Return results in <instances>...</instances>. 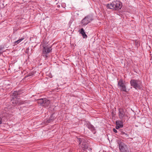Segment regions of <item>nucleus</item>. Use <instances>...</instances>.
<instances>
[{
  "label": "nucleus",
  "mask_w": 152,
  "mask_h": 152,
  "mask_svg": "<svg viewBox=\"0 0 152 152\" xmlns=\"http://www.w3.org/2000/svg\"><path fill=\"white\" fill-rule=\"evenodd\" d=\"M131 86L136 90L142 89V85L141 80L139 79H131L130 81Z\"/></svg>",
  "instance_id": "1"
},
{
  "label": "nucleus",
  "mask_w": 152,
  "mask_h": 152,
  "mask_svg": "<svg viewBox=\"0 0 152 152\" xmlns=\"http://www.w3.org/2000/svg\"><path fill=\"white\" fill-rule=\"evenodd\" d=\"M107 7L110 9L118 10L122 7V3L118 1H114L110 4L107 5Z\"/></svg>",
  "instance_id": "2"
},
{
  "label": "nucleus",
  "mask_w": 152,
  "mask_h": 152,
  "mask_svg": "<svg viewBox=\"0 0 152 152\" xmlns=\"http://www.w3.org/2000/svg\"><path fill=\"white\" fill-rule=\"evenodd\" d=\"M93 20V18L92 16L88 15L83 19L81 20V22L83 24V26H85L90 23Z\"/></svg>",
  "instance_id": "3"
},
{
  "label": "nucleus",
  "mask_w": 152,
  "mask_h": 152,
  "mask_svg": "<svg viewBox=\"0 0 152 152\" xmlns=\"http://www.w3.org/2000/svg\"><path fill=\"white\" fill-rule=\"evenodd\" d=\"M77 139L79 144L81 146V148L83 150H85L87 148L88 146L87 143L84 139L83 138L78 137Z\"/></svg>",
  "instance_id": "4"
},
{
  "label": "nucleus",
  "mask_w": 152,
  "mask_h": 152,
  "mask_svg": "<svg viewBox=\"0 0 152 152\" xmlns=\"http://www.w3.org/2000/svg\"><path fill=\"white\" fill-rule=\"evenodd\" d=\"M118 88H119L121 91L127 92L126 86L124 83V82L122 79H120L119 81H118Z\"/></svg>",
  "instance_id": "5"
},
{
  "label": "nucleus",
  "mask_w": 152,
  "mask_h": 152,
  "mask_svg": "<svg viewBox=\"0 0 152 152\" xmlns=\"http://www.w3.org/2000/svg\"><path fill=\"white\" fill-rule=\"evenodd\" d=\"M37 102L40 105L45 107H48L50 103V101L45 98L39 99Z\"/></svg>",
  "instance_id": "6"
},
{
  "label": "nucleus",
  "mask_w": 152,
  "mask_h": 152,
  "mask_svg": "<svg viewBox=\"0 0 152 152\" xmlns=\"http://www.w3.org/2000/svg\"><path fill=\"white\" fill-rule=\"evenodd\" d=\"M123 143L121 142L119 145V148L120 152H129L126 146H123Z\"/></svg>",
  "instance_id": "7"
},
{
  "label": "nucleus",
  "mask_w": 152,
  "mask_h": 152,
  "mask_svg": "<svg viewBox=\"0 0 152 152\" xmlns=\"http://www.w3.org/2000/svg\"><path fill=\"white\" fill-rule=\"evenodd\" d=\"M87 127L90 129L94 134H95L96 133V131L95 128L90 123H88L87 124Z\"/></svg>",
  "instance_id": "8"
},
{
  "label": "nucleus",
  "mask_w": 152,
  "mask_h": 152,
  "mask_svg": "<svg viewBox=\"0 0 152 152\" xmlns=\"http://www.w3.org/2000/svg\"><path fill=\"white\" fill-rule=\"evenodd\" d=\"M119 117L120 119H122L124 117L125 113L123 109L119 108L118 109Z\"/></svg>",
  "instance_id": "9"
},
{
  "label": "nucleus",
  "mask_w": 152,
  "mask_h": 152,
  "mask_svg": "<svg viewBox=\"0 0 152 152\" xmlns=\"http://www.w3.org/2000/svg\"><path fill=\"white\" fill-rule=\"evenodd\" d=\"M116 126L115 128L116 129H118L119 128H122L123 126V122L120 121H116L115 122Z\"/></svg>",
  "instance_id": "10"
},
{
  "label": "nucleus",
  "mask_w": 152,
  "mask_h": 152,
  "mask_svg": "<svg viewBox=\"0 0 152 152\" xmlns=\"http://www.w3.org/2000/svg\"><path fill=\"white\" fill-rule=\"evenodd\" d=\"M55 118V117L53 116V114H52L48 120H45L44 122L45 124L47 125L49 123L53 122Z\"/></svg>",
  "instance_id": "11"
},
{
  "label": "nucleus",
  "mask_w": 152,
  "mask_h": 152,
  "mask_svg": "<svg viewBox=\"0 0 152 152\" xmlns=\"http://www.w3.org/2000/svg\"><path fill=\"white\" fill-rule=\"evenodd\" d=\"M78 32L82 34L83 37L84 38H86L87 37V35L86 34L83 28H82L79 30Z\"/></svg>",
  "instance_id": "12"
},
{
  "label": "nucleus",
  "mask_w": 152,
  "mask_h": 152,
  "mask_svg": "<svg viewBox=\"0 0 152 152\" xmlns=\"http://www.w3.org/2000/svg\"><path fill=\"white\" fill-rule=\"evenodd\" d=\"M12 98L13 99L11 100V101L12 103L14 105H18V100H17V99L15 97L14 99V97L13 96H12Z\"/></svg>",
  "instance_id": "13"
},
{
  "label": "nucleus",
  "mask_w": 152,
  "mask_h": 152,
  "mask_svg": "<svg viewBox=\"0 0 152 152\" xmlns=\"http://www.w3.org/2000/svg\"><path fill=\"white\" fill-rule=\"evenodd\" d=\"M48 53H47L45 49V48H43L42 49V56L45 58H47L48 57V56H47Z\"/></svg>",
  "instance_id": "14"
},
{
  "label": "nucleus",
  "mask_w": 152,
  "mask_h": 152,
  "mask_svg": "<svg viewBox=\"0 0 152 152\" xmlns=\"http://www.w3.org/2000/svg\"><path fill=\"white\" fill-rule=\"evenodd\" d=\"M43 48H45L47 53H49L51 51L52 48L50 47H49L47 46L46 47H44Z\"/></svg>",
  "instance_id": "15"
},
{
  "label": "nucleus",
  "mask_w": 152,
  "mask_h": 152,
  "mask_svg": "<svg viewBox=\"0 0 152 152\" xmlns=\"http://www.w3.org/2000/svg\"><path fill=\"white\" fill-rule=\"evenodd\" d=\"M20 93H19V92H17V91H15L13 92V96L14 97H15L17 96L18 95L20 94Z\"/></svg>",
  "instance_id": "16"
},
{
  "label": "nucleus",
  "mask_w": 152,
  "mask_h": 152,
  "mask_svg": "<svg viewBox=\"0 0 152 152\" xmlns=\"http://www.w3.org/2000/svg\"><path fill=\"white\" fill-rule=\"evenodd\" d=\"M24 39V38H22L20 39H19L18 40L15 41V42H14V43L15 45H17V44L19 43L20 42H21Z\"/></svg>",
  "instance_id": "17"
},
{
  "label": "nucleus",
  "mask_w": 152,
  "mask_h": 152,
  "mask_svg": "<svg viewBox=\"0 0 152 152\" xmlns=\"http://www.w3.org/2000/svg\"><path fill=\"white\" fill-rule=\"evenodd\" d=\"M24 103L25 101L18 100V105L22 104H24Z\"/></svg>",
  "instance_id": "18"
},
{
  "label": "nucleus",
  "mask_w": 152,
  "mask_h": 152,
  "mask_svg": "<svg viewBox=\"0 0 152 152\" xmlns=\"http://www.w3.org/2000/svg\"><path fill=\"white\" fill-rule=\"evenodd\" d=\"M123 136V137H125V138H126V137H129V135L125 133L124 134V135Z\"/></svg>",
  "instance_id": "19"
},
{
  "label": "nucleus",
  "mask_w": 152,
  "mask_h": 152,
  "mask_svg": "<svg viewBox=\"0 0 152 152\" xmlns=\"http://www.w3.org/2000/svg\"><path fill=\"white\" fill-rule=\"evenodd\" d=\"M2 48L0 46V55L2 53Z\"/></svg>",
  "instance_id": "20"
},
{
  "label": "nucleus",
  "mask_w": 152,
  "mask_h": 152,
  "mask_svg": "<svg viewBox=\"0 0 152 152\" xmlns=\"http://www.w3.org/2000/svg\"><path fill=\"white\" fill-rule=\"evenodd\" d=\"M33 74L31 73H29V74H28L26 76V77H28L30 76H31Z\"/></svg>",
  "instance_id": "21"
},
{
  "label": "nucleus",
  "mask_w": 152,
  "mask_h": 152,
  "mask_svg": "<svg viewBox=\"0 0 152 152\" xmlns=\"http://www.w3.org/2000/svg\"><path fill=\"white\" fill-rule=\"evenodd\" d=\"M113 132H114L115 133H117V130L115 128H113Z\"/></svg>",
  "instance_id": "22"
},
{
  "label": "nucleus",
  "mask_w": 152,
  "mask_h": 152,
  "mask_svg": "<svg viewBox=\"0 0 152 152\" xmlns=\"http://www.w3.org/2000/svg\"><path fill=\"white\" fill-rule=\"evenodd\" d=\"M29 48H28L26 50V53H28V51H29Z\"/></svg>",
  "instance_id": "23"
},
{
  "label": "nucleus",
  "mask_w": 152,
  "mask_h": 152,
  "mask_svg": "<svg viewBox=\"0 0 152 152\" xmlns=\"http://www.w3.org/2000/svg\"><path fill=\"white\" fill-rule=\"evenodd\" d=\"M125 133L124 132H121V134L124 135V134Z\"/></svg>",
  "instance_id": "24"
},
{
  "label": "nucleus",
  "mask_w": 152,
  "mask_h": 152,
  "mask_svg": "<svg viewBox=\"0 0 152 152\" xmlns=\"http://www.w3.org/2000/svg\"><path fill=\"white\" fill-rule=\"evenodd\" d=\"M2 123V118H0V124H1Z\"/></svg>",
  "instance_id": "25"
},
{
  "label": "nucleus",
  "mask_w": 152,
  "mask_h": 152,
  "mask_svg": "<svg viewBox=\"0 0 152 152\" xmlns=\"http://www.w3.org/2000/svg\"><path fill=\"white\" fill-rule=\"evenodd\" d=\"M22 91L21 90H19L18 91H17V92H19V93H20L21 94L22 92L21 91Z\"/></svg>",
  "instance_id": "26"
}]
</instances>
